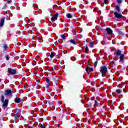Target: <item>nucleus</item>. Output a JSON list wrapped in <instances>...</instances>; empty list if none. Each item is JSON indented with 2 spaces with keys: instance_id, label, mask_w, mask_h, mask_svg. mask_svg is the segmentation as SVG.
<instances>
[{
  "instance_id": "f257e3e1",
  "label": "nucleus",
  "mask_w": 128,
  "mask_h": 128,
  "mask_svg": "<svg viewBox=\"0 0 128 128\" xmlns=\"http://www.w3.org/2000/svg\"><path fill=\"white\" fill-rule=\"evenodd\" d=\"M1 102H2L3 104L2 105V108H6L8 106V99H6L4 100V96L2 95L1 98Z\"/></svg>"
},
{
  "instance_id": "1a4fd4ad",
  "label": "nucleus",
  "mask_w": 128,
  "mask_h": 128,
  "mask_svg": "<svg viewBox=\"0 0 128 128\" xmlns=\"http://www.w3.org/2000/svg\"><path fill=\"white\" fill-rule=\"evenodd\" d=\"M14 100L16 104H20V100H20V98L16 97L14 98Z\"/></svg>"
},
{
  "instance_id": "f03ea898",
  "label": "nucleus",
  "mask_w": 128,
  "mask_h": 128,
  "mask_svg": "<svg viewBox=\"0 0 128 128\" xmlns=\"http://www.w3.org/2000/svg\"><path fill=\"white\" fill-rule=\"evenodd\" d=\"M100 72L102 74V76L104 77V74L108 72V68H106V67L105 66H101Z\"/></svg>"
},
{
  "instance_id": "bb28decb",
  "label": "nucleus",
  "mask_w": 128,
  "mask_h": 128,
  "mask_svg": "<svg viewBox=\"0 0 128 128\" xmlns=\"http://www.w3.org/2000/svg\"><path fill=\"white\" fill-rule=\"evenodd\" d=\"M40 128H46V126H44V125H42V124H40Z\"/></svg>"
},
{
  "instance_id": "c9c22d12",
  "label": "nucleus",
  "mask_w": 128,
  "mask_h": 128,
  "mask_svg": "<svg viewBox=\"0 0 128 128\" xmlns=\"http://www.w3.org/2000/svg\"><path fill=\"white\" fill-rule=\"evenodd\" d=\"M76 121H77V122L80 121V119L78 118H77V120H76Z\"/></svg>"
},
{
  "instance_id": "ea45409f",
  "label": "nucleus",
  "mask_w": 128,
  "mask_h": 128,
  "mask_svg": "<svg viewBox=\"0 0 128 128\" xmlns=\"http://www.w3.org/2000/svg\"><path fill=\"white\" fill-rule=\"evenodd\" d=\"M81 102H82V104H84V102H82V101H81Z\"/></svg>"
},
{
  "instance_id": "72a5a7b5",
  "label": "nucleus",
  "mask_w": 128,
  "mask_h": 128,
  "mask_svg": "<svg viewBox=\"0 0 128 128\" xmlns=\"http://www.w3.org/2000/svg\"><path fill=\"white\" fill-rule=\"evenodd\" d=\"M88 106H92V103H89L88 104Z\"/></svg>"
},
{
  "instance_id": "2f4dec72",
  "label": "nucleus",
  "mask_w": 128,
  "mask_h": 128,
  "mask_svg": "<svg viewBox=\"0 0 128 128\" xmlns=\"http://www.w3.org/2000/svg\"><path fill=\"white\" fill-rule=\"evenodd\" d=\"M104 4H108V0H104Z\"/></svg>"
},
{
  "instance_id": "6e6552de",
  "label": "nucleus",
  "mask_w": 128,
  "mask_h": 128,
  "mask_svg": "<svg viewBox=\"0 0 128 128\" xmlns=\"http://www.w3.org/2000/svg\"><path fill=\"white\" fill-rule=\"evenodd\" d=\"M45 80L47 82L48 84H52V82H50V78H45Z\"/></svg>"
},
{
  "instance_id": "aec40b11",
  "label": "nucleus",
  "mask_w": 128,
  "mask_h": 128,
  "mask_svg": "<svg viewBox=\"0 0 128 128\" xmlns=\"http://www.w3.org/2000/svg\"><path fill=\"white\" fill-rule=\"evenodd\" d=\"M14 120H18V114H14Z\"/></svg>"
},
{
  "instance_id": "423d86ee",
  "label": "nucleus",
  "mask_w": 128,
  "mask_h": 128,
  "mask_svg": "<svg viewBox=\"0 0 128 128\" xmlns=\"http://www.w3.org/2000/svg\"><path fill=\"white\" fill-rule=\"evenodd\" d=\"M8 74H10L14 75L16 74V69H11L8 72Z\"/></svg>"
},
{
  "instance_id": "39448f33",
  "label": "nucleus",
  "mask_w": 128,
  "mask_h": 128,
  "mask_svg": "<svg viewBox=\"0 0 128 128\" xmlns=\"http://www.w3.org/2000/svg\"><path fill=\"white\" fill-rule=\"evenodd\" d=\"M114 15L116 18H122V15L118 14V12H114Z\"/></svg>"
},
{
  "instance_id": "473e14b6",
  "label": "nucleus",
  "mask_w": 128,
  "mask_h": 128,
  "mask_svg": "<svg viewBox=\"0 0 128 128\" xmlns=\"http://www.w3.org/2000/svg\"><path fill=\"white\" fill-rule=\"evenodd\" d=\"M95 104H98V101L96 100H94Z\"/></svg>"
},
{
  "instance_id": "f8f14e48",
  "label": "nucleus",
  "mask_w": 128,
  "mask_h": 128,
  "mask_svg": "<svg viewBox=\"0 0 128 128\" xmlns=\"http://www.w3.org/2000/svg\"><path fill=\"white\" fill-rule=\"evenodd\" d=\"M69 42H70V44H76V40H74L72 39L70 40Z\"/></svg>"
},
{
  "instance_id": "6ab92c4d",
  "label": "nucleus",
  "mask_w": 128,
  "mask_h": 128,
  "mask_svg": "<svg viewBox=\"0 0 128 128\" xmlns=\"http://www.w3.org/2000/svg\"><path fill=\"white\" fill-rule=\"evenodd\" d=\"M4 50H8V45L6 44H5L4 46Z\"/></svg>"
},
{
  "instance_id": "0eeeda50",
  "label": "nucleus",
  "mask_w": 128,
  "mask_h": 128,
  "mask_svg": "<svg viewBox=\"0 0 128 128\" xmlns=\"http://www.w3.org/2000/svg\"><path fill=\"white\" fill-rule=\"evenodd\" d=\"M4 20H6V18H4L0 20V28H2L4 26Z\"/></svg>"
},
{
  "instance_id": "7c9ffc66",
  "label": "nucleus",
  "mask_w": 128,
  "mask_h": 128,
  "mask_svg": "<svg viewBox=\"0 0 128 128\" xmlns=\"http://www.w3.org/2000/svg\"><path fill=\"white\" fill-rule=\"evenodd\" d=\"M12 2V0H8L7 1V3L8 4H10V2Z\"/></svg>"
},
{
  "instance_id": "9b49d317",
  "label": "nucleus",
  "mask_w": 128,
  "mask_h": 128,
  "mask_svg": "<svg viewBox=\"0 0 128 128\" xmlns=\"http://www.w3.org/2000/svg\"><path fill=\"white\" fill-rule=\"evenodd\" d=\"M106 30L108 34H112V30L110 28H106Z\"/></svg>"
},
{
  "instance_id": "37998d69",
  "label": "nucleus",
  "mask_w": 128,
  "mask_h": 128,
  "mask_svg": "<svg viewBox=\"0 0 128 128\" xmlns=\"http://www.w3.org/2000/svg\"><path fill=\"white\" fill-rule=\"evenodd\" d=\"M91 44H92V43H91Z\"/></svg>"
},
{
  "instance_id": "2eb2a0df",
  "label": "nucleus",
  "mask_w": 128,
  "mask_h": 128,
  "mask_svg": "<svg viewBox=\"0 0 128 128\" xmlns=\"http://www.w3.org/2000/svg\"><path fill=\"white\" fill-rule=\"evenodd\" d=\"M66 16L68 18H72V16L70 14H67Z\"/></svg>"
},
{
  "instance_id": "c85d7f7f",
  "label": "nucleus",
  "mask_w": 128,
  "mask_h": 128,
  "mask_svg": "<svg viewBox=\"0 0 128 128\" xmlns=\"http://www.w3.org/2000/svg\"><path fill=\"white\" fill-rule=\"evenodd\" d=\"M88 46H86V47L85 48V50H84L85 52L86 53V52H88Z\"/></svg>"
},
{
  "instance_id": "c756f323",
  "label": "nucleus",
  "mask_w": 128,
  "mask_h": 128,
  "mask_svg": "<svg viewBox=\"0 0 128 128\" xmlns=\"http://www.w3.org/2000/svg\"><path fill=\"white\" fill-rule=\"evenodd\" d=\"M80 123H78V124H77V126H76V128H78V127H80Z\"/></svg>"
},
{
  "instance_id": "dca6fc26",
  "label": "nucleus",
  "mask_w": 128,
  "mask_h": 128,
  "mask_svg": "<svg viewBox=\"0 0 128 128\" xmlns=\"http://www.w3.org/2000/svg\"><path fill=\"white\" fill-rule=\"evenodd\" d=\"M46 104L50 106H54V104H52V102L50 101H48Z\"/></svg>"
},
{
  "instance_id": "cd10ccee",
  "label": "nucleus",
  "mask_w": 128,
  "mask_h": 128,
  "mask_svg": "<svg viewBox=\"0 0 128 128\" xmlns=\"http://www.w3.org/2000/svg\"><path fill=\"white\" fill-rule=\"evenodd\" d=\"M117 2L118 4H122V0H117Z\"/></svg>"
},
{
  "instance_id": "a878e982",
  "label": "nucleus",
  "mask_w": 128,
  "mask_h": 128,
  "mask_svg": "<svg viewBox=\"0 0 128 128\" xmlns=\"http://www.w3.org/2000/svg\"><path fill=\"white\" fill-rule=\"evenodd\" d=\"M97 66H98V61H96V62H95L94 64V68H96Z\"/></svg>"
},
{
  "instance_id": "4c0bfd02",
  "label": "nucleus",
  "mask_w": 128,
  "mask_h": 128,
  "mask_svg": "<svg viewBox=\"0 0 128 128\" xmlns=\"http://www.w3.org/2000/svg\"><path fill=\"white\" fill-rule=\"evenodd\" d=\"M78 8H80V5L78 6Z\"/></svg>"
},
{
  "instance_id": "9d476101",
  "label": "nucleus",
  "mask_w": 128,
  "mask_h": 128,
  "mask_svg": "<svg viewBox=\"0 0 128 128\" xmlns=\"http://www.w3.org/2000/svg\"><path fill=\"white\" fill-rule=\"evenodd\" d=\"M94 69H92V68L90 67V66H87L86 68V72H88H88H93Z\"/></svg>"
},
{
  "instance_id": "5701e85b",
  "label": "nucleus",
  "mask_w": 128,
  "mask_h": 128,
  "mask_svg": "<svg viewBox=\"0 0 128 128\" xmlns=\"http://www.w3.org/2000/svg\"><path fill=\"white\" fill-rule=\"evenodd\" d=\"M6 60H10V56L6 55Z\"/></svg>"
},
{
  "instance_id": "4be33fe9",
  "label": "nucleus",
  "mask_w": 128,
  "mask_h": 128,
  "mask_svg": "<svg viewBox=\"0 0 128 128\" xmlns=\"http://www.w3.org/2000/svg\"><path fill=\"white\" fill-rule=\"evenodd\" d=\"M61 38H62V40H66V35L64 34L61 35Z\"/></svg>"
},
{
  "instance_id": "412c9836",
  "label": "nucleus",
  "mask_w": 128,
  "mask_h": 128,
  "mask_svg": "<svg viewBox=\"0 0 128 128\" xmlns=\"http://www.w3.org/2000/svg\"><path fill=\"white\" fill-rule=\"evenodd\" d=\"M122 90L120 89H118L116 90V92L118 93V94H122Z\"/></svg>"
},
{
  "instance_id": "79ce46f5",
  "label": "nucleus",
  "mask_w": 128,
  "mask_h": 128,
  "mask_svg": "<svg viewBox=\"0 0 128 128\" xmlns=\"http://www.w3.org/2000/svg\"><path fill=\"white\" fill-rule=\"evenodd\" d=\"M79 46H80V45H79Z\"/></svg>"
},
{
  "instance_id": "4468645a",
  "label": "nucleus",
  "mask_w": 128,
  "mask_h": 128,
  "mask_svg": "<svg viewBox=\"0 0 128 128\" xmlns=\"http://www.w3.org/2000/svg\"><path fill=\"white\" fill-rule=\"evenodd\" d=\"M124 54H121L120 57V60H121V62H122V60H124Z\"/></svg>"
},
{
  "instance_id": "ddd939ff",
  "label": "nucleus",
  "mask_w": 128,
  "mask_h": 128,
  "mask_svg": "<svg viewBox=\"0 0 128 128\" xmlns=\"http://www.w3.org/2000/svg\"><path fill=\"white\" fill-rule=\"evenodd\" d=\"M116 54L117 56H122V51H120V50H117L116 52Z\"/></svg>"
},
{
  "instance_id": "f3484780",
  "label": "nucleus",
  "mask_w": 128,
  "mask_h": 128,
  "mask_svg": "<svg viewBox=\"0 0 128 128\" xmlns=\"http://www.w3.org/2000/svg\"><path fill=\"white\" fill-rule=\"evenodd\" d=\"M115 8L117 10V12H120V8L118 6H115Z\"/></svg>"
},
{
  "instance_id": "a19ab883",
  "label": "nucleus",
  "mask_w": 128,
  "mask_h": 128,
  "mask_svg": "<svg viewBox=\"0 0 128 128\" xmlns=\"http://www.w3.org/2000/svg\"><path fill=\"white\" fill-rule=\"evenodd\" d=\"M33 14H34V13L33 12Z\"/></svg>"
},
{
  "instance_id": "7ed1b4c3",
  "label": "nucleus",
  "mask_w": 128,
  "mask_h": 128,
  "mask_svg": "<svg viewBox=\"0 0 128 128\" xmlns=\"http://www.w3.org/2000/svg\"><path fill=\"white\" fill-rule=\"evenodd\" d=\"M12 92H14V90L8 89L5 90L4 92V95L5 96H12Z\"/></svg>"
},
{
  "instance_id": "393cba45",
  "label": "nucleus",
  "mask_w": 128,
  "mask_h": 128,
  "mask_svg": "<svg viewBox=\"0 0 128 128\" xmlns=\"http://www.w3.org/2000/svg\"><path fill=\"white\" fill-rule=\"evenodd\" d=\"M118 34H120V36H124V32H122V31H119V32H118Z\"/></svg>"
},
{
  "instance_id": "a211bd4d",
  "label": "nucleus",
  "mask_w": 128,
  "mask_h": 128,
  "mask_svg": "<svg viewBox=\"0 0 128 128\" xmlns=\"http://www.w3.org/2000/svg\"><path fill=\"white\" fill-rule=\"evenodd\" d=\"M54 52H52L51 54H50V58H54Z\"/></svg>"
},
{
  "instance_id": "b1692460",
  "label": "nucleus",
  "mask_w": 128,
  "mask_h": 128,
  "mask_svg": "<svg viewBox=\"0 0 128 128\" xmlns=\"http://www.w3.org/2000/svg\"><path fill=\"white\" fill-rule=\"evenodd\" d=\"M50 86H52V84H46V88L48 90V88H50Z\"/></svg>"
},
{
  "instance_id": "20e7f679",
  "label": "nucleus",
  "mask_w": 128,
  "mask_h": 128,
  "mask_svg": "<svg viewBox=\"0 0 128 128\" xmlns=\"http://www.w3.org/2000/svg\"><path fill=\"white\" fill-rule=\"evenodd\" d=\"M58 14L56 13L54 16L51 18V22H54L56 20H58Z\"/></svg>"
},
{
  "instance_id": "e433bc0d",
  "label": "nucleus",
  "mask_w": 128,
  "mask_h": 128,
  "mask_svg": "<svg viewBox=\"0 0 128 128\" xmlns=\"http://www.w3.org/2000/svg\"><path fill=\"white\" fill-rule=\"evenodd\" d=\"M28 128H32V127H31L30 126H29Z\"/></svg>"
},
{
  "instance_id": "58836bf2",
  "label": "nucleus",
  "mask_w": 128,
  "mask_h": 128,
  "mask_svg": "<svg viewBox=\"0 0 128 128\" xmlns=\"http://www.w3.org/2000/svg\"><path fill=\"white\" fill-rule=\"evenodd\" d=\"M32 10H34V7H32Z\"/></svg>"
},
{
  "instance_id": "f704fd0d",
  "label": "nucleus",
  "mask_w": 128,
  "mask_h": 128,
  "mask_svg": "<svg viewBox=\"0 0 128 128\" xmlns=\"http://www.w3.org/2000/svg\"><path fill=\"white\" fill-rule=\"evenodd\" d=\"M49 70L50 72H52V70H54V68H51V70Z\"/></svg>"
}]
</instances>
